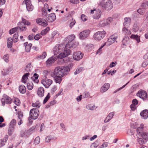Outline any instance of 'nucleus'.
Instances as JSON below:
<instances>
[{"label": "nucleus", "mask_w": 148, "mask_h": 148, "mask_svg": "<svg viewBox=\"0 0 148 148\" xmlns=\"http://www.w3.org/2000/svg\"><path fill=\"white\" fill-rule=\"evenodd\" d=\"M64 45L62 44L57 45L54 47L53 51L54 54L57 55L62 51L64 47Z\"/></svg>", "instance_id": "8"}, {"label": "nucleus", "mask_w": 148, "mask_h": 148, "mask_svg": "<svg viewBox=\"0 0 148 148\" xmlns=\"http://www.w3.org/2000/svg\"><path fill=\"white\" fill-rule=\"evenodd\" d=\"M57 56H52L49 58L46 62L47 66L49 67L52 65L57 59Z\"/></svg>", "instance_id": "11"}, {"label": "nucleus", "mask_w": 148, "mask_h": 148, "mask_svg": "<svg viewBox=\"0 0 148 148\" xmlns=\"http://www.w3.org/2000/svg\"><path fill=\"white\" fill-rule=\"evenodd\" d=\"M56 101L55 100H54L53 101H51L50 103H48L46 106V108H48L50 106L54 105L55 104H56Z\"/></svg>", "instance_id": "43"}, {"label": "nucleus", "mask_w": 148, "mask_h": 148, "mask_svg": "<svg viewBox=\"0 0 148 148\" xmlns=\"http://www.w3.org/2000/svg\"><path fill=\"white\" fill-rule=\"evenodd\" d=\"M2 105L4 106L5 103L8 104H10L12 102V100L11 98L6 95H3V98L1 99Z\"/></svg>", "instance_id": "7"}, {"label": "nucleus", "mask_w": 148, "mask_h": 148, "mask_svg": "<svg viewBox=\"0 0 148 148\" xmlns=\"http://www.w3.org/2000/svg\"><path fill=\"white\" fill-rule=\"evenodd\" d=\"M8 47L9 48H11L12 45V39L11 37L9 38L7 40Z\"/></svg>", "instance_id": "33"}, {"label": "nucleus", "mask_w": 148, "mask_h": 148, "mask_svg": "<svg viewBox=\"0 0 148 148\" xmlns=\"http://www.w3.org/2000/svg\"><path fill=\"white\" fill-rule=\"evenodd\" d=\"M129 82H128L126 84H125V85L123 86L122 87L118 88L114 92H113V93H115L117 92L118 91H120L123 88H124L126 85H127L129 83Z\"/></svg>", "instance_id": "52"}, {"label": "nucleus", "mask_w": 148, "mask_h": 148, "mask_svg": "<svg viewBox=\"0 0 148 148\" xmlns=\"http://www.w3.org/2000/svg\"><path fill=\"white\" fill-rule=\"evenodd\" d=\"M106 44V43L105 42L103 45L101 46V47L97 50L96 52L97 54L100 53L102 51L101 49L105 46Z\"/></svg>", "instance_id": "56"}, {"label": "nucleus", "mask_w": 148, "mask_h": 148, "mask_svg": "<svg viewBox=\"0 0 148 148\" xmlns=\"http://www.w3.org/2000/svg\"><path fill=\"white\" fill-rule=\"evenodd\" d=\"M50 97V96L49 95V93L47 94L46 97L44 99L43 101V104H44L45 103H46L48 101V100H49V99Z\"/></svg>", "instance_id": "49"}, {"label": "nucleus", "mask_w": 148, "mask_h": 148, "mask_svg": "<svg viewBox=\"0 0 148 148\" xmlns=\"http://www.w3.org/2000/svg\"><path fill=\"white\" fill-rule=\"evenodd\" d=\"M57 87L56 86H54L52 88L51 90V93L53 94L57 90Z\"/></svg>", "instance_id": "64"}, {"label": "nucleus", "mask_w": 148, "mask_h": 148, "mask_svg": "<svg viewBox=\"0 0 148 148\" xmlns=\"http://www.w3.org/2000/svg\"><path fill=\"white\" fill-rule=\"evenodd\" d=\"M27 87L28 89L31 90L33 88V84L32 82H29L27 84Z\"/></svg>", "instance_id": "42"}, {"label": "nucleus", "mask_w": 148, "mask_h": 148, "mask_svg": "<svg viewBox=\"0 0 148 148\" xmlns=\"http://www.w3.org/2000/svg\"><path fill=\"white\" fill-rule=\"evenodd\" d=\"M90 33V31L89 29L83 31L79 33V38L81 40L85 39L89 36Z\"/></svg>", "instance_id": "10"}, {"label": "nucleus", "mask_w": 148, "mask_h": 148, "mask_svg": "<svg viewBox=\"0 0 148 148\" xmlns=\"http://www.w3.org/2000/svg\"><path fill=\"white\" fill-rule=\"evenodd\" d=\"M99 144L98 141H97L94 143L92 144L90 146L91 148H96L99 145Z\"/></svg>", "instance_id": "41"}, {"label": "nucleus", "mask_w": 148, "mask_h": 148, "mask_svg": "<svg viewBox=\"0 0 148 148\" xmlns=\"http://www.w3.org/2000/svg\"><path fill=\"white\" fill-rule=\"evenodd\" d=\"M144 126V125L143 124H141L140 127H138L136 130L137 135L139 136H137L139 144L140 145L143 144L144 142L143 139L140 137L146 140L148 139V133L144 132L143 131Z\"/></svg>", "instance_id": "3"}, {"label": "nucleus", "mask_w": 148, "mask_h": 148, "mask_svg": "<svg viewBox=\"0 0 148 148\" xmlns=\"http://www.w3.org/2000/svg\"><path fill=\"white\" fill-rule=\"evenodd\" d=\"M38 75L37 73H35L34 74L33 77H31V79H33V81L36 83H38L39 82V80L38 79Z\"/></svg>", "instance_id": "28"}, {"label": "nucleus", "mask_w": 148, "mask_h": 148, "mask_svg": "<svg viewBox=\"0 0 148 148\" xmlns=\"http://www.w3.org/2000/svg\"><path fill=\"white\" fill-rule=\"evenodd\" d=\"M32 106L33 107L38 108L40 107L41 104L39 101H37L35 103H32Z\"/></svg>", "instance_id": "40"}, {"label": "nucleus", "mask_w": 148, "mask_h": 148, "mask_svg": "<svg viewBox=\"0 0 148 148\" xmlns=\"http://www.w3.org/2000/svg\"><path fill=\"white\" fill-rule=\"evenodd\" d=\"M68 22L69 23V25L70 28H72L73 26L75 24V21L74 20L72 19L71 21H69Z\"/></svg>", "instance_id": "46"}, {"label": "nucleus", "mask_w": 148, "mask_h": 148, "mask_svg": "<svg viewBox=\"0 0 148 148\" xmlns=\"http://www.w3.org/2000/svg\"><path fill=\"white\" fill-rule=\"evenodd\" d=\"M69 71V67L67 66H57L55 68L53 72L51 73V75L53 77H63L67 75Z\"/></svg>", "instance_id": "2"}, {"label": "nucleus", "mask_w": 148, "mask_h": 148, "mask_svg": "<svg viewBox=\"0 0 148 148\" xmlns=\"http://www.w3.org/2000/svg\"><path fill=\"white\" fill-rule=\"evenodd\" d=\"M130 38L135 40L138 42H140L139 37L137 35L132 34L130 36Z\"/></svg>", "instance_id": "37"}, {"label": "nucleus", "mask_w": 148, "mask_h": 148, "mask_svg": "<svg viewBox=\"0 0 148 148\" xmlns=\"http://www.w3.org/2000/svg\"><path fill=\"white\" fill-rule=\"evenodd\" d=\"M37 23L42 26H46L47 25V23L46 21L43 18H38L36 20Z\"/></svg>", "instance_id": "16"}, {"label": "nucleus", "mask_w": 148, "mask_h": 148, "mask_svg": "<svg viewBox=\"0 0 148 148\" xmlns=\"http://www.w3.org/2000/svg\"><path fill=\"white\" fill-rule=\"evenodd\" d=\"M16 32V30H15L14 28H13L10 29L9 31V33L11 34L14 33V32Z\"/></svg>", "instance_id": "60"}, {"label": "nucleus", "mask_w": 148, "mask_h": 148, "mask_svg": "<svg viewBox=\"0 0 148 148\" xmlns=\"http://www.w3.org/2000/svg\"><path fill=\"white\" fill-rule=\"evenodd\" d=\"M112 20V18L109 17L107 19H105L104 20L100 21L99 23V26L103 27L106 26L111 23Z\"/></svg>", "instance_id": "9"}, {"label": "nucleus", "mask_w": 148, "mask_h": 148, "mask_svg": "<svg viewBox=\"0 0 148 148\" xmlns=\"http://www.w3.org/2000/svg\"><path fill=\"white\" fill-rule=\"evenodd\" d=\"M47 55L46 52H44L41 55L37 57V59L38 60L43 59L46 57Z\"/></svg>", "instance_id": "31"}, {"label": "nucleus", "mask_w": 148, "mask_h": 148, "mask_svg": "<svg viewBox=\"0 0 148 148\" xmlns=\"http://www.w3.org/2000/svg\"><path fill=\"white\" fill-rule=\"evenodd\" d=\"M18 33H15L13 35V37L12 41L14 42H16L18 41Z\"/></svg>", "instance_id": "39"}, {"label": "nucleus", "mask_w": 148, "mask_h": 148, "mask_svg": "<svg viewBox=\"0 0 148 148\" xmlns=\"http://www.w3.org/2000/svg\"><path fill=\"white\" fill-rule=\"evenodd\" d=\"M20 23H23V24L22 26H23V27H25V28L24 29H25V31L27 29V28L25 26V25H29L30 24V23L28 21L23 18H22V21L20 22Z\"/></svg>", "instance_id": "26"}, {"label": "nucleus", "mask_w": 148, "mask_h": 148, "mask_svg": "<svg viewBox=\"0 0 148 148\" xmlns=\"http://www.w3.org/2000/svg\"><path fill=\"white\" fill-rule=\"evenodd\" d=\"M18 118L19 119H22L23 116V113L21 111L18 112Z\"/></svg>", "instance_id": "57"}, {"label": "nucleus", "mask_w": 148, "mask_h": 148, "mask_svg": "<svg viewBox=\"0 0 148 148\" xmlns=\"http://www.w3.org/2000/svg\"><path fill=\"white\" fill-rule=\"evenodd\" d=\"M84 70V69L83 67H80L77 68L76 69L75 71L74 72V74L76 75L83 71Z\"/></svg>", "instance_id": "38"}, {"label": "nucleus", "mask_w": 148, "mask_h": 148, "mask_svg": "<svg viewBox=\"0 0 148 148\" xmlns=\"http://www.w3.org/2000/svg\"><path fill=\"white\" fill-rule=\"evenodd\" d=\"M19 92L22 93H25L26 91V88L25 86L23 85H21L19 86Z\"/></svg>", "instance_id": "30"}, {"label": "nucleus", "mask_w": 148, "mask_h": 148, "mask_svg": "<svg viewBox=\"0 0 148 148\" xmlns=\"http://www.w3.org/2000/svg\"><path fill=\"white\" fill-rule=\"evenodd\" d=\"M42 14L43 15L46 16L47 14V10H45L42 9Z\"/></svg>", "instance_id": "63"}, {"label": "nucleus", "mask_w": 148, "mask_h": 148, "mask_svg": "<svg viewBox=\"0 0 148 148\" xmlns=\"http://www.w3.org/2000/svg\"><path fill=\"white\" fill-rule=\"evenodd\" d=\"M52 83V80L47 78L44 79L41 81V83L46 88H48Z\"/></svg>", "instance_id": "13"}, {"label": "nucleus", "mask_w": 148, "mask_h": 148, "mask_svg": "<svg viewBox=\"0 0 148 148\" xmlns=\"http://www.w3.org/2000/svg\"><path fill=\"white\" fill-rule=\"evenodd\" d=\"M83 56V54L80 51H77L74 53L73 55L74 60L77 61L79 60Z\"/></svg>", "instance_id": "15"}, {"label": "nucleus", "mask_w": 148, "mask_h": 148, "mask_svg": "<svg viewBox=\"0 0 148 148\" xmlns=\"http://www.w3.org/2000/svg\"><path fill=\"white\" fill-rule=\"evenodd\" d=\"M14 125L11 124L10 125L8 129L9 134H11L13 132L14 128Z\"/></svg>", "instance_id": "48"}, {"label": "nucleus", "mask_w": 148, "mask_h": 148, "mask_svg": "<svg viewBox=\"0 0 148 148\" xmlns=\"http://www.w3.org/2000/svg\"><path fill=\"white\" fill-rule=\"evenodd\" d=\"M100 5L103 8L107 10L111 9L113 6L112 2L110 0H108L106 2H105V0H102L100 2Z\"/></svg>", "instance_id": "4"}, {"label": "nucleus", "mask_w": 148, "mask_h": 148, "mask_svg": "<svg viewBox=\"0 0 148 148\" xmlns=\"http://www.w3.org/2000/svg\"><path fill=\"white\" fill-rule=\"evenodd\" d=\"M41 34H36L35 36H34V39L36 40H38L40 38H41L42 36L41 35Z\"/></svg>", "instance_id": "54"}, {"label": "nucleus", "mask_w": 148, "mask_h": 148, "mask_svg": "<svg viewBox=\"0 0 148 148\" xmlns=\"http://www.w3.org/2000/svg\"><path fill=\"white\" fill-rule=\"evenodd\" d=\"M51 139V137L50 136H47L45 138V141L47 143H48L50 142Z\"/></svg>", "instance_id": "62"}, {"label": "nucleus", "mask_w": 148, "mask_h": 148, "mask_svg": "<svg viewBox=\"0 0 148 148\" xmlns=\"http://www.w3.org/2000/svg\"><path fill=\"white\" fill-rule=\"evenodd\" d=\"M32 46V44L31 43H29L28 45H26L25 46V51L27 52H29Z\"/></svg>", "instance_id": "45"}, {"label": "nucleus", "mask_w": 148, "mask_h": 148, "mask_svg": "<svg viewBox=\"0 0 148 148\" xmlns=\"http://www.w3.org/2000/svg\"><path fill=\"white\" fill-rule=\"evenodd\" d=\"M129 40V38L128 36H125L123 38L122 40L123 44L124 45L126 46L127 42Z\"/></svg>", "instance_id": "32"}, {"label": "nucleus", "mask_w": 148, "mask_h": 148, "mask_svg": "<svg viewBox=\"0 0 148 148\" xmlns=\"http://www.w3.org/2000/svg\"><path fill=\"white\" fill-rule=\"evenodd\" d=\"M114 115V113L113 112H112L110 113L108 116L109 117L110 119V120L113 118V116Z\"/></svg>", "instance_id": "59"}, {"label": "nucleus", "mask_w": 148, "mask_h": 148, "mask_svg": "<svg viewBox=\"0 0 148 148\" xmlns=\"http://www.w3.org/2000/svg\"><path fill=\"white\" fill-rule=\"evenodd\" d=\"M14 103L17 106H19L20 104V100L18 99H15L14 101Z\"/></svg>", "instance_id": "58"}, {"label": "nucleus", "mask_w": 148, "mask_h": 148, "mask_svg": "<svg viewBox=\"0 0 148 148\" xmlns=\"http://www.w3.org/2000/svg\"><path fill=\"white\" fill-rule=\"evenodd\" d=\"M8 135H5L3 139L0 140V147H1L5 145L6 141L8 140Z\"/></svg>", "instance_id": "23"}, {"label": "nucleus", "mask_w": 148, "mask_h": 148, "mask_svg": "<svg viewBox=\"0 0 148 148\" xmlns=\"http://www.w3.org/2000/svg\"><path fill=\"white\" fill-rule=\"evenodd\" d=\"M101 11L100 10L96 11L95 14L93 16V18L97 19H99L101 17Z\"/></svg>", "instance_id": "27"}, {"label": "nucleus", "mask_w": 148, "mask_h": 148, "mask_svg": "<svg viewBox=\"0 0 148 148\" xmlns=\"http://www.w3.org/2000/svg\"><path fill=\"white\" fill-rule=\"evenodd\" d=\"M116 37H115L113 36H111L108 39V40L109 43L108 45H111L114 43L116 39Z\"/></svg>", "instance_id": "24"}, {"label": "nucleus", "mask_w": 148, "mask_h": 148, "mask_svg": "<svg viewBox=\"0 0 148 148\" xmlns=\"http://www.w3.org/2000/svg\"><path fill=\"white\" fill-rule=\"evenodd\" d=\"M44 89L42 87H40L38 88L37 91L38 95L40 97H43L44 94Z\"/></svg>", "instance_id": "20"}, {"label": "nucleus", "mask_w": 148, "mask_h": 148, "mask_svg": "<svg viewBox=\"0 0 148 148\" xmlns=\"http://www.w3.org/2000/svg\"><path fill=\"white\" fill-rule=\"evenodd\" d=\"M137 96L142 99L143 100H146L147 97L146 92L144 90H141L138 92L137 93Z\"/></svg>", "instance_id": "12"}, {"label": "nucleus", "mask_w": 148, "mask_h": 148, "mask_svg": "<svg viewBox=\"0 0 148 148\" xmlns=\"http://www.w3.org/2000/svg\"><path fill=\"white\" fill-rule=\"evenodd\" d=\"M59 35V34L58 33V31H55L53 32L51 34V38H54V37L56 36H58Z\"/></svg>", "instance_id": "51"}, {"label": "nucleus", "mask_w": 148, "mask_h": 148, "mask_svg": "<svg viewBox=\"0 0 148 148\" xmlns=\"http://www.w3.org/2000/svg\"><path fill=\"white\" fill-rule=\"evenodd\" d=\"M23 24V23H20L19 22L18 23V27H16L14 28L15 30H16V32L17 31H19V30H20V31H25V29H24L25 27H23V26H22Z\"/></svg>", "instance_id": "19"}, {"label": "nucleus", "mask_w": 148, "mask_h": 148, "mask_svg": "<svg viewBox=\"0 0 148 148\" xmlns=\"http://www.w3.org/2000/svg\"><path fill=\"white\" fill-rule=\"evenodd\" d=\"M9 56L8 54L5 55L3 57V59L6 62H8L9 61Z\"/></svg>", "instance_id": "50"}, {"label": "nucleus", "mask_w": 148, "mask_h": 148, "mask_svg": "<svg viewBox=\"0 0 148 148\" xmlns=\"http://www.w3.org/2000/svg\"><path fill=\"white\" fill-rule=\"evenodd\" d=\"M127 134L129 135L132 136L134 134V132L133 130L129 129L127 131Z\"/></svg>", "instance_id": "55"}, {"label": "nucleus", "mask_w": 148, "mask_h": 148, "mask_svg": "<svg viewBox=\"0 0 148 148\" xmlns=\"http://www.w3.org/2000/svg\"><path fill=\"white\" fill-rule=\"evenodd\" d=\"M31 63L28 64L25 67V70L27 72H29L31 71L32 70V66Z\"/></svg>", "instance_id": "36"}, {"label": "nucleus", "mask_w": 148, "mask_h": 148, "mask_svg": "<svg viewBox=\"0 0 148 148\" xmlns=\"http://www.w3.org/2000/svg\"><path fill=\"white\" fill-rule=\"evenodd\" d=\"M75 38L74 35H69L65 38L66 42L67 43L64 48V51L58 55V57L62 59L70 54L71 52L70 49L72 47H75V44L73 41Z\"/></svg>", "instance_id": "1"}, {"label": "nucleus", "mask_w": 148, "mask_h": 148, "mask_svg": "<svg viewBox=\"0 0 148 148\" xmlns=\"http://www.w3.org/2000/svg\"><path fill=\"white\" fill-rule=\"evenodd\" d=\"M125 27H124L122 30V33L126 35H129L131 34V32L130 29H129Z\"/></svg>", "instance_id": "25"}, {"label": "nucleus", "mask_w": 148, "mask_h": 148, "mask_svg": "<svg viewBox=\"0 0 148 148\" xmlns=\"http://www.w3.org/2000/svg\"><path fill=\"white\" fill-rule=\"evenodd\" d=\"M110 86V84L108 83H106L104 84L101 88V92H103L106 91L109 89Z\"/></svg>", "instance_id": "21"}, {"label": "nucleus", "mask_w": 148, "mask_h": 148, "mask_svg": "<svg viewBox=\"0 0 148 148\" xmlns=\"http://www.w3.org/2000/svg\"><path fill=\"white\" fill-rule=\"evenodd\" d=\"M62 77H58L56 76L55 78V80L56 82V83H58L59 84L61 82L62 80Z\"/></svg>", "instance_id": "44"}, {"label": "nucleus", "mask_w": 148, "mask_h": 148, "mask_svg": "<svg viewBox=\"0 0 148 148\" xmlns=\"http://www.w3.org/2000/svg\"><path fill=\"white\" fill-rule=\"evenodd\" d=\"M27 132L24 130H22L20 133L21 137H27L28 136L27 134Z\"/></svg>", "instance_id": "35"}, {"label": "nucleus", "mask_w": 148, "mask_h": 148, "mask_svg": "<svg viewBox=\"0 0 148 148\" xmlns=\"http://www.w3.org/2000/svg\"><path fill=\"white\" fill-rule=\"evenodd\" d=\"M106 34V32L104 31H98L94 34L93 37L96 40H100L105 36Z\"/></svg>", "instance_id": "5"}, {"label": "nucleus", "mask_w": 148, "mask_h": 148, "mask_svg": "<svg viewBox=\"0 0 148 148\" xmlns=\"http://www.w3.org/2000/svg\"><path fill=\"white\" fill-rule=\"evenodd\" d=\"M30 117L32 119L35 120L38 118L39 114V110L36 108H33L29 112Z\"/></svg>", "instance_id": "6"}, {"label": "nucleus", "mask_w": 148, "mask_h": 148, "mask_svg": "<svg viewBox=\"0 0 148 148\" xmlns=\"http://www.w3.org/2000/svg\"><path fill=\"white\" fill-rule=\"evenodd\" d=\"M50 28L47 27L45 29L42 30L41 32V35L42 36L45 35L50 30Z\"/></svg>", "instance_id": "34"}, {"label": "nucleus", "mask_w": 148, "mask_h": 148, "mask_svg": "<svg viewBox=\"0 0 148 148\" xmlns=\"http://www.w3.org/2000/svg\"><path fill=\"white\" fill-rule=\"evenodd\" d=\"M95 106H92L91 104H88L86 107L87 109L91 110H93L95 109Z\"/></svg>", "instance_id": "47"}, {"label": "nucleus", "mask_w": 148, "mask_h": 148, "mask_svg": "<svg viewBox=\"0 0 148 148\" xmlns=\"http://www.w3.org/2000/svg\"><path fill=\"white\" fill-rule=\"evenodd\" d=\"M29 74V73H26L23 75L22 77V82L23 83H25L26 82V81L28 79V77Z\"/></svg>", "instance_id": "29"}, {"label": "nucleus", "mask_w": 148, "mask_h": 148, "mask_svg": "<svg viewBox=\"0 0 148 148\" xmlns=\"http://www.w3.org/2000/svg\"><path fill=\"white\" fill-rule=\"evenodd\" d=\"M46 18L49 22H52L56 20V18L55 13H53L49 14Z\"/></svg>", "instance_id": "17"}, {"label": "nucleus", "mask_w": 148, "mask_h": 148, "mask_svg": "<svg viewBox=\"0 0 148 148\" xmlns=\"http://www.w3.org/2000/svg\"><path fill=\"white\" fill-rule=\"evenodd\" d=\"M40 142V138L39 136L36 137L34 140V143L36 145L38 144Z\"/></svg>", "instance_id": "53"}, {"label": "nucleus", "mask_w": 148, "mask_h": 148, "mask_svg": "<svg viewBox=\"0 0 148 148\" xmlns=\"http://www.w3.org/2000/svg\"><path fill=\"white\" fill-rule=\"evenodd\" d=\"M124 21L123 23V25L125 27L129 26L131 23V18L129 17H125L124 18Z\"/></svg>", "instance_id": "22"}, {"label": "nucleus", "mask_w": 148, "mask_h": 148, "mask_svg": "<svg viewBox=\"0 0 148 148\" xmlns=\"http://www.w3.org/2000/svg\"><path fill=\"white\" fill-rule=\"evenodd\" d=\"M132 104L136 105L138 103V101L136 99H134L132 101Z\"/></svg>", "instance_id": "61"}, {"label": "nucleus", "mask_w": 148, "mask_h": 148, "mask_svg": "<svg viewBox=\"0 0 148 148\" xmlns=\"http://www.w3.org/2000/svg\"><path fill=\"white\" fill-rule=\"evenodd\" d=\"M23 3L26 4V8L27 11H31L33 10L34 7L32 5L30 0H25L23 2Z\"/></svg>", "instance_id": "14"}, {"label": "nucleus", "mask_w": 148, "mask_h": 148, "mask_svg": "<svg viewBox=\"0 0 148 148\" xmlns=\"http://www.w3.org/2000/svg\"><path fill=\"white\" fill-rule=\"evenodd\" d=\"M140 115L142 119H147L148 117V110L145 109L143 110L140 112Z\"/></svg>", "instance_id": "18"}]
</instances>
